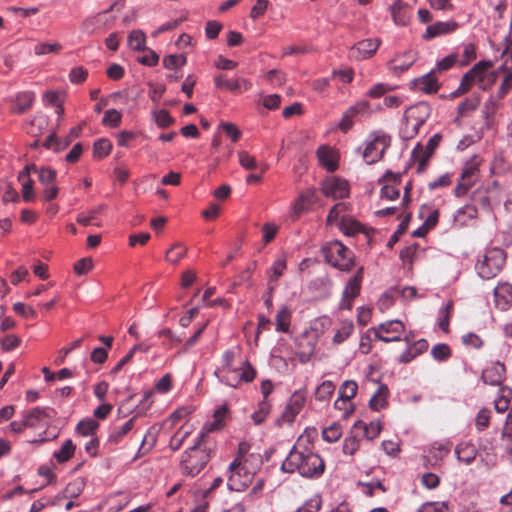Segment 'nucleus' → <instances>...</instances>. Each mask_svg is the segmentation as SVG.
Listing matches in <instances>:
<instances>
[{
  "instance_id": "nucleus-3",
  "label": "nucleus",
  "mask_w": 512,
  "mask_h": 512,
  "mask_svg": "<svg viewBox=\"0 0 512 512\" xmlns=\"http://www.w3.org/2000/svg\"><path fill=\"white\" fill-rule=\"evenodd\" d=\"M204 444V440L197 438L195 444L184 452L180 462V470L183 475L195 477L210 461V451Z\"/></svg>"
},
{
  "instance_id": "nucleus-33",
  "label": "nucleus",
  "mask_w": 512,
  "mask_h": 512,
  "mask_svg": "<svg viewBox=\"0 0 512 512\" xmlns=\"http://www.w3.org/2000/svg\"><path fill=\"white\" fill-rule=\"evenodd\" d=\"M358 385L355 381L347 380L339 388V397L335 401V407H339V403L348 404L356 395Z\"/></svg>"
},
{
  "instance_id": "nucleus-40",
  "label": "nucleus",
  "mask_w": 512,
  "mask_h": 512,
  "mask_svg": "<svg viewBox=\"0 0 512 512\" xmlns=\"http://www.w3.org/2000/svg\"><path fill=\"white\" fill-rule=\"evenodd\" d=\"M146 36L140 30L132 31L128 36V45L135 51H142L145 49Z\"/></svg>"
},
{
  "instance_id": "nucleus-38",
  "label": "nucleus",
  "mask_w": 512,
  "mask_h": 512,
  "mask_svg": "<svg viewBox=\"0 0 512 512\" xmlns=\"http://www.w3.org/2000/svg\"><path fill=\"white\" fill-rule=\"evenodd\" d=\"M192 430L186 426H182L175 434L171 437L169 447L173 451H177L183 445L185 439L191 434Z\"/></svg>"
},
{
  "instance_id": "nucleus-14",
  "label": "nucleus",
  "mask_w": 512,
  "mask_h": 512,
  "mask_svg": "<svg viewBox=\"0 0 512 512\" xmlns=\"http://www.w3.org/2000/svg\"><path fill=\"white\" fill-rule=\"evenodd\" d=\"M229 414V409L226 404L220 406L213 414V420L206 422L198 436V438L205 441L209 433L221 430L225 425V420Z\"/></svg>"
},
{
  "instance_id": "nucleus-18",
  "label": "nucleus",
  "mask_w": 512,
  "mask_h": 512,
  "mask_svg": "<svg viewBox=\"0 0 512 512\" xmlns=\"http://www.w3.org/2000/svg\"><path fill=\"white\" fill-rule=\"evenodd\" d=\"M31 171H37V166L34 164L26 165L18 175V181L22 185V197L26 202H31L35 199L34 182L30 178Z\"/></svg>"
},
{
  "instance_id": "nucleus-42",
  "label": "nucleus",
  "mask_w": 512,
  "mask_h": 512,
  "mask_svg": "<svg viewBox=\"0 0 512 512\" xmlns=\"http://www.w3.org/2000/svg\"><path fill=\"white\" fill-rule=\"evenodd\" d=\"M354 331V325L351 321H345L342 323L341 327L336 331L334 337H333V343L335 344H341L346 339L349 338V336Z\"/></svg>"
},
{
  "instance_id": "nucleus-37",
  "label": "nucleus",
  "mask_w": 512,
  "mask_h": 512,
  "mask_svg": "<svg viewBox=\"0 0 512 512\" xmlns=\"http://www.w3.org/2000/svg\"><path fill=\"white\" fill-rule=\"evenodd\" d=\"M512 396V390L508 387H502L500 389V396L495 400L494 406L498 413H504L508 410L510 405V397Z\"/></svg>"
},
{
  "instance_id": "nucleus-54",
  "label": "nucleus",
  "mask_w": 512,
  "mask_h": 512,
  "mask_svg": "<svg viewBox=\"0 0 512 512\" xmlns=\"http://www.w3.org/2000/svg\"><path fill=\"white\" fill-rule=\"evenodd\" d=\"M500 70L506 73L498 92L499 98H504L512 89V72L508 70V68L503 65L500 67Z\"/></svg>"
},
{
  "instance_id": "nucleus-44",
  "label": "nucleus",
  "mask_w": 512,
  "mask_h": 512,
  "mask_svg": "<svg viewBox=\"0 0 512 512\" xmlns=\"http://www.w3.org/2000/svg\"><path fill=\"white\" fill-rule=\"evenodd\" d=\"M102 14L87 17L81 25V29L84 33L93 34L102 24Z\"/></svg>"
},
{
  "instance_id": "nucleus-12",
  "label": "nucleus",
  "mask_w": 512,
  "mask_h": 512,
  "mask_svg": "<svg viewBox=\"0 0 512 512\" xmlns=\"http://www.w3.org/2000/svg\"><path fill=\"white\" fill-rule=\"evenodd\" d=\"M55 416L56 411L50 407H35L23 413V418L26 419V424H28L29 428L48 426Z\"/></svg>"
},
{
  "instance_id": "nucleus-24",
  "label": "nucleus",
  "mask_w": 512,
  "mask_h": 512,
  "mask_svg": "<svg viewBox=\"0 0 512 512\" xmlns=\"http://www.w3.org/2000/svg\"><path fill=\"white\" fill-rule=\"evenodd\" d=\"M505 366L497 362L485 368L482 372V380L486 384L500 385L504 380Z\"/></svg>"
},
{
  "instance_id": "nucleus-25",
  "label": "nucleus",
  "mask_w": 512,
  "mask_h": 512,
  "mask_svg": "<svg viewBox=\"0 0 512 512\" xmlns=\"http://www.w3.org/2000/svg\"><path fill=\"white\" fill-rule=\"evenodd\" d=\"M458 27V24L455 21H448V22H436L432 25H429L426 28V32L423 35L424 39L430 40L437 36L444 35L447 33H451L455 31Z\"/></svg>"
},
{
  "instance_id": "nucleus-17",
  "label": "nucleus",
  "mask_w": 512,
  "mask_h": 512,
  "mask_svg": "<svg viewBox=\"0 0 512 512\" xmlns=\"http://www.w3.org/2000/svg\"><path fill=\"white\" fill-rule=\"evenodd\" d=\"M138 414L131 417L121 425L114 426L108 436L107 444L111 446L118 445L135 427Z\"/></svg>"
},
{
  "instance_id": "nucleus-27",
  "label": "nucleus",
  "mask_w": 512,
  "mask_h": 512,
  "mask_svg": "<svg viewBox=\"0 0 512 512\" xmlns=\"http://www.w3.org/2000/svg\"><path fill=\"white\" fill-rule=\"evenodd\" d=\"M317 200L316 190L314 188H308L303 191L297 198L294 205V214L300 216L303 212H306Z\"/></svg>"
},
{
  "instance_id": "nucleus-21",
  "label": "nucleus",
  "mask_w": 512,
  "mask_h": 512,
  "mask_svg": "<svg viewBox=\"0 0 512 512\" xmlns=\"http://www.w3.org/2000/svg\"><path fill=\"white\" fill-rule=\"evenodd\" d=\"M369 109V103L367 101H361L353 106H350L343 114L342 119L339 123V128L342 132L346 133L353 126V118L360 113H363Z\"/></svg>"
},
{
  "instance_id": "nucleus-59",
  "label": "nucleus",
  "mask_w": 512,
  "mask_h": 512,
  "mask_svg": "<svg viewBox=\"0 0 512 512\" xmlns=\"http://www.w3.org/2000/svg\"><path fill=\"white\" fill-rule=\"evenodd\" d=\"M476 182H477V180H475V179L463 178V175H461L460 180L454 189L455 196L456 197L464 196Z\"/></svg>"
},
{
  "instance_id": "nucleus-22",
  "label": "nucleus",
  "mask_w": 512,
  "mask_h": 512,
  "mask_svg": "<svg viewBox=\"0 0 512 512\" xmlns=\"http://www.w3.org/2000/svg\"><path fill=\"white\" fill-rule=\"evenodd\" d=\"M214 81L217 88L229 91H247L251 88V83L244 78L230 80L220 74L215 77Z\"/></svg>"
},
{
  "instance_id": "nucleus-58",
  "label": "nucleus",
  "mask_w": 512,
  "mask_h": 512,
  "mask_svg": "<svg viewBox=\"0 0 512 512\" xmlns=\"http://www.w3.org/2000/svg\"><path fill=\"white\" fill-rule=\"evenodd\" d=\"M322 505V499L319 495H314L306 501L296 512H319Z\"/></svg>"
},
{
  "instance_id": "nucleus-48",
  "label": "nucleus",
  "mask_w": 512,
  "mask_h": 512,
  "mask_svg": "<svg viewBox=\"0 0 512 512\" xmlns=\"http://www.w3.org/2000/svg\"><path fill=\"white\" fill-rule=\"evenodd\" d=\"M342 435V428L339 424L333 423L322 431L323 439L328 443L336 442Z\"/></svg>"
},
{
  "instance_id": "nucleus-43",
  "label": "nucleus",
  "mask_w": 512,
  "mask_h": 512,
  "mask_svg": "<svg viewBox=\"0 0 512 512\" xmlns=\"http://www.w3.org/2000/svg\"><path fill=\"white\" fill-rule=\"evenodd\" d=\"M335 390V385L332 381H323L316 389L315 398L319 401L328 400Z\"/></svg>"
},
{
  "instance_id": "nucleus-20",
  "label": "nucleus",
  "mask_w": 512,
  "mask_h": 512,
  "mask_svg": "<svg viewBox=\"0 0 512 512\" xmlns=\"http://www.w3.org/2000/svg\"><path fill=\"white\" fill-rule=\"evenodd\" d=\"M412 84L416 90L422 91L426 94L436 93L440 88V84L436 77V70H432L429 73L415 79Z\"/></svg>"
},
{
  "instance_id": "nucleus-30",
  "label": "nucleus",
  "mask_w": 512,
  "mask_h": 512,
  "mask_svg": "<svg viewBox=\"0 0 512 512\" xmlns=\"http://www.w3.org/2000/svg\"><path fill=\"white\" fill-rule=\"evenodd\" d=\"M158 432L159 429L156 427V425L151 426L147 430L136 454V458L142 457L152 450L157 442Z\"/></svg>"
},
{
  "instance_id": "nucleus-5",
  "label": "nucleus",
  "mask_w": 512,
  "mask_h": 512,
  "mask_svg": "<svg viewBox=\"0 0 512 512\" xmlns=\"http://www.w3.org/2000/svg\"><path fill=\"white\" fill-rule=\"evenodd\" d=\"M430 112L431 108L426 102H418L409 107L404 113L403 136L407 139L415 137L429 118Z\"/></svg>"
},
{
  "instance_id": "nucleus-7",
  "label": "nucleus",
  "mask_w": 512,
  "mask_h": 512,
  "mask_svg": "<svg viewBox=\"0 0 512 512\" xmlns=\"http://www.w3.org/2000/svg\"><path fill=\"white\" fill-rule=\"evenodd\" d=\"M227 486L232 491H242L252 481L255 469L248 466V462L233 460L228 467Z\"/></svg>"
},
{
  "instance_id": "nucleus-23",
  "label": "nucleus",
  "mask_w": 512,
  "mask_h": 512,
  "mask_svg": "<svg viewBox=\"0 0 512 512\" xmlns=\"http://www.w3.org/2000/svg\"><path fill=\"white\" fill-rule=\"evenodd\" d=\"M35 101V94L30 91L19 92L15 95L11 104V112L23 114L29 110Z\"/></svg>"
},
{
  "instance_id": "nucleus-16",
  "label": "nucleus",
  "mask_w": 512,
  "mask_h": 512,
  "mask_svg": "<svg viewBox=\"0 0 512 512\" xmlns=\"http://www.w3.org/2000/svg\"><path fill=\"white\" fill-rule=\"evenodd\" d=\"M304 404H305V397L300 393H294L290 397V399L281 415V418L278 419V422L283 421L285 423L291 424L295 420L296 416L300 413L302 408L304 407Z\"/></svg>"
},
{
  "instance_id": "nucleus-64",
  "label": "nucleus",
  "mask_w": 512,
  "mask_h": 512,
  "mask_svg": "<svg viewBox=\"0 0 512 512\" xmlns=\"http://www.w3.org/2000/svg\"><path fill=\"white\" fill-rule=\"evenodd\" d=\"M88 76V71L82 67H74L71 69L69 73V80L74 84H80L86 80Z\"/></svg>"
},
{
  "instance_id": "nucleus-10",
  "label": "nucleus",
  "mask_w": 512,
  "mask_h": 512,
  "mask_svg": "<svg viewBox=\"0 0 512 512\" xmlns=\"http://www.w3.org/2000/svg\"><path fill=\"white\" fill-rule=\"evenodd\" d=\"M375 337L383 342L400 341L405 326L400 320H390L372 328Z\"/></svg>"
},
{
  "instance_id": "nucleus-57",
  "label": "nucleus",
  "mask_w": 512,
  "mask_h": 512,
  "mask_svg": "<svg viewBox=\"0 0 512 512\" xmlns=\"http://www.w3.org/2000/svg\"><path fill=\"white\" fill-rule=\"evenodd\" d=\"M156 124L161 128H167L174 123V119L171 117L167 110H159L153 113Z\"/></svg>"
},
{
  "instance_id": "nucleus-50",
  "label": "nucleus",
  "mask_w": 512,
  "mask_h": 512,
  "mask_svg": "<svg viewBox=\"0 0 512 512\" xmlns=\"http://www.w3.org/2000/svg\"><path fill=\"white\" fill-rule=\"evenodd\" d=\"M121 113L116 109H109L105 112L102 124L111 128H116L121 124Z\"/></svg>"
},
{
  "instance_id": "nucleus-62",
  "label": "nucleus",
  "mask_w": 512,
  "mask_h": 512,
  "mask_svg": "<svg viewBox=\"0 0 512 512\" xmlns=\"http://www.w3.org/2000/svg\"><path fill=\"white\" fill-rule=\"evenodd\" d=\"M84 488V482L81 479H76L70 483L65 488V497L75 498L78 497Z\"/></svg>"
},
{
  "instance_id": "nucleus-29",
  "label": "nucleus",
  "mask_w": 512,
  "mask_h": 512,
  "mask_svg": "<svg viewBox=\"0 0 512 512\" xmlns=\"http://www.w3.org/2000/svg\"><path fill=\"white\" fill-rule=\"evenodd\" d=\"M415 54L413 52H406L401 55H396L389 63V69L394 73H402L408 70L415 62Z\"/></svg>"
},
{
  "instance_id": "nucleus-52",
  "label": "nucleus",
  "mask_w": 512,
  "mask_h": 512,
  "mask_svg": "<svg viewBox=\"0 0 512 512\" xmlns=\"http://www.w3.org/2000/svg\"><path fill=\"white\" fill-rule=\"evenodd\" d=\"M491 419V411L487 408L481 409L475 419V427L478 431H484L488 428Z\"/></svg>"
},
{
  "instance_id": "nucleus-45",
  "label": "nucleus",
  "mask_w": 512,
  "mask_h": 512,
  "mask_svg": "<svg viewBox=\"0 0 512 512\" xmlns=\"http://www.w3.org/2000/svg\"><path fill=\"white\" fill-rule=\"evenodd\" d=\"M186 251L185 246L176 243L166 252V260L172 264H177L184 257Z\"/></svg>"
},
{
  "instance_id": "nucleus-60",
  "label": "nucleus",
  "mask_w": 512,
  "mask_h": 512,
  "mask_svg": "<svg viewBox=\"0 0 512 512\" xmlns=\"http://www.w3.org/2000/svg\"><path fill=\"white\" fill-rule=\"evenodd\" d=\"M186 63V57L183 55H175L171 54L163 59V65L166 69L172 70L176 69L180 66L185 65Z\"/></svg>"
},
{
  "instance_id": "nucleus-63",
  "label": "nucleus",
  "mask_w": 512,
  "mask_h": 512,
  "mask_svg": "<svg viewBox=\"0 0 512 512\" xmlns=\"http://www.w3.org/2000/svg\"><path fill=\"white\" fill-rule=\"evenodd\" d=\"M238 159L240 165L246 170H254L258 167L255 157L246 151L238 152Z\"/></svg>"
},
{
  "instance_id": "nucleus-6",
  "label": "nucleus",
  "mask_w": 512,
  "mask_h": 512,
  "mask_svg": "<svg viewBox=\"0 0 512 512\" xmlns=\"http://www.w3.org/2000/svg\"><path fill=\"white\" fill-rule=\"evenodd\" d=\"M505 261L504 250L492 248L487 250L481 259H478L475 268L481 278L488 280L494 278L502 270Z\"/></svg>"
},
{
  "instance_id": "nucleus-34",
  "label": "nucleus",
  "mask_w": 512,
  "mask_h": 512,
  "mask_svg": "<svg viewBox=\"0 0 512 512\" xmlns=\"http://www.w3.org/2000/svg\"><path fill=\"white\" fill-rule=\"evenodd\" d=\"M432 154L427 152L421 144H417L412 151V159L418 164L417 173H423L428 165Z\"/></svg>"
},
{
  "instance_id": "nucleus-61",
  "label": "nucleus",
  "mask_w": 512,
  "mask_h": 512,
  "mask_svg": "<svg viewBox=\"0 0 512 512\" xmlns=\"http://www.w3.org/2000/svg\"><path fill=\"white\" fill-rule=\"evenodd\" d=\"M347 210H348L347 203L339 202V203L335 204L328 213L327 222L329 224H332V223L338 221V219L341 217V215L343 213H345Z\"/></svg>"
},
{
  "instance_id": "nucleus-1",
  "label": "nucleus",
  "mask_w": 512,
  "mask_h": 512,
  "mask_svg": "<svg viewBox=\"0 0 512 512\" xmlns=\"http://www.w3.org/2000/svg\"><path fill=\"white\" fill-rule=\"evenodd\" d=\"M280 469L285 473L297 472L302 477L314 478L324 473L325 462L313 451L309 437L301 435L282 462Z\"/></svg>"
},
{
  "instance_id": "nucleus-39",
  "label": "nucleus",
  "mask_w": 512,
  "mask_h": 512,
  "mask_svg": "<svg viewBox=\"0 0 512 512\" xmlns=\"http://www.w3.org/2000/svg\"><path fill=\"white\" fill-rule=\"evenodd\" d=\"M99 423L91 418L81 420L76 427V431L82 436H94Z\"/></svg>"
},
{
  "instance_id": "nucleus-51",
  "label": "nucleus",
  "mask_w": 512,
  "mask_h": 512,
  "mask_svg": "<svg viewBox=\"0 0 512 512\" xmlns=\"http://www.w3.org/2000/svg\"><path fill=\"white\" fill-rule=\"evenodd\" d=\"M250 450V444L243 441L238 445L237 455L234 460H238V462H249L250 459H255L259 461V455L254 456L253 454H248Z\"/></svg>"
},
{
  "instance_id": "nucleus-19",
  "label": "nucleus",
  "mask_w": 512,
  "mask_h": 512,
  "mask_svg": "<svg viewBox=\"0 0 512 512\" xmlns=\"http://www.w3.org/2000/svg\"><path fill=\"white\" fill-rule=\"evenodd\" d=\"M389 10L396 25L405 26L409 23L412 9L408 3L395 0Z\"/></svg>"
},
{
  "instance_id": "nucleus-11",
  "label": "nucleus",
  "mask_w": 512,
  "mask_h": 512,
  "mask_svg": "<svg viewBox=\"0 0 512 512\" xmlns=\"http://www.w3.org/2000/svg\"><path fill=\"white\" fill-rule=\"evenodd\" d=\"M321 191L326 197L334 200L343 199L349 195V184L345 179L332 176L322 181Z\"/></svg>"
},
{
  "instance_id": "nucleus-8",
  "label": "nucleus",
  "mask_w": 512,
  "mask_h": 512,
  "mask_svg": "<svg viewBox=\"0 0 512 512\" xmlns=\"http://www.w3.org/2000/svg\"><path fill=\"white\" fill-rule=\"evenodd\" d=\"M391 138L390 136L382 133L377 134L366 146L363 157L367 164H373L379 161L385 150L390 146Z\"/></svg>"
},
{
  "instance_id": "nucleus-9",
  "label": "nucleus",
  "mask_w": 512,
  "mask_h": 512,
  "mask_svg": "<svg viewBox=\"0 0 512 512\" xmlns=\"http://www.w3.org/2000/svg\"><path fill=\"white\" fill-rule=\"evenodd\" d=\"M364 268L360 267L354 276H352L347 282L342 298L339 303V308L342 310H351L353 306V300L360 294L362 280H363Z\"/></svg>"
},
{
  "instance_id": "nucleus-46",
  "label": "nucleus",
  "mask_w": 512,
  "mask_h": 512,
  "mask_svg": "<svg viewBox=\"0 0 512 512\" xmlns=\"http://www.w3.org/2000/svg\"><path fill=\"white\" fill-rule=\"evenodd\" d=\"M34 172L38 174L39 182L43 186L53 185L57 176L56 171L48 167H37V171Z\"/></svg>"
},
{
  "instance_id": "nucleus-41",
  "label": "nucleus",
  "mask_w": 512,
  "mask_h": 512,
  "mask_svg": "<svg viewBox=\"0 0 512 512\" xmlns=\"http://www.w3.org/2000/svg\"><path fill=\"white\" fill-rule=\"evenodd\" d=\"M112 150V143L106 138L98 139L93 146L94 156L97 158H105Z\"/></svg>"
},
{
  "instance_id": "nucleus-13",
  "label": "nucleus",
  "mask_w": 512,
  "mask_h": 512,
  "mask_svg": "<svg viewBox=\"0 0 512 512\" xmlns=\"http://www.w3.org/2000/svg\"><path fill=\"white\" fill-rule=\"evenodd\" d=\"M401 178V173H393L391 171H387L379 179V183L384 184L383 187L381 188V197L386 198L388 200L397 199L400 195V191L397 188V185L401 183Z\"/></svg>"
},
{
  "instance_id": "nucleus-31",
  "label": "nucleus",
  "mask_w": 512,
  "mask_h": 512,
  "mask_svg": "<svg viewBox=\"0 0 512 512\" xmlns=\"http://www.w3.org/2000/svg\"><path fill=\"white\" fill-rule=\"evenodd\" d=\"M317 157L322 166L328 171H335L338 168V162L334 151L328 146H320L317 150Z\"/></svg>"
},
{
  "instance_id": "nucleus-53",
  "label": "nucleus",
  "mask_w": 512,
  "mask_h": 512,
  "mask_svg": "<svg viewBox=\"0 0 512 512\" xmlns=\"http://www.w3.org/2000/svg\"><path fill=\"white\" fill-rule=\"evenodd\" d=\"M270 408H271V405H270L269 401L263 400L262 402H260L258 410L255 411L251 416L253 422L256 425L263 423L266 416L270 412Z\"/></svg>"
},
{
  "instance_id": "nucleus-49",
  "label": "nucleus",
  "mask_w": 512,
  "mask_h": 512,
  "mask_svg": "<svg viewBox=\"0 0 512 512\" xmlns=\"http://www.w3.org/2000/svg\"><path fill=\"white\" fill-rule=\"evenodd\" d=\"M417 512H451L448 502H426L422 504Z\"/></svg>"
},
{
  "instance_id": "nucleus-47",
  "label": "nucleus",
  "mask_w": 512,
  "mask_h": 512,
  "mask_svg": "<svg viewBox=\"0 0 512 512\" xmlns=\"http://www.w3.org/2000/svg\"><path fill=\"white\" fill-rule=\"evenodd\" d=\"M286 260L284 258H279L274 261L273 265L270 268L271 274L269 275V283H277L279 278L283 275L286 270Z\"/></svg>"
},
{
  "instance_id": "nucleus-4",
  "label": "nucleus",
  "mask_w": 512,
  "mask_h": 512,
  "mask_svg": "<svg viewBox=\"0 0 512 512\" xmlns=\"http://www.w3.org/2000/svg\"><path fill=\"white\" fill-rule=\"evenodd\" d=\"M325 261L331 266L348 272L354 266V253L340 241H331L321 248Z\"/></svg>"
},
{
  "instance_id": "nucleus-36",
  "label": "nucleus",
  "mask_w": 512,
  "mask_h": 512,
  "mask_svg": "<svg viewBox=\"0 0 512 512\" xmlns=\"http://www.w3.org/2000/svg\"><path fill=\"white\" fill-rule=\"evenodd\" d=\"M76 446L71 439H67L58 451H55L53 456L60 464L70 460L75 453Z\"/></svg>"
},
{
  "instance_id": "nucleus-56",
  "label": "nucleus",
  "mask_w": 512,
  "mask_h": 512,
  "mask_svg": "<svg viewBox=\"0 0 512 512\" xmlns=\"http://www.w3.org/2000/svg\"><path fill=\"white\" fill-rule=\"evenodd\" d=\"M362 226L359 222L346 219L344 216L341 218V230L345 235L353 236L361 230Z\"/></svg>"
},
{
  "instance_id": "nucleus-55",
  "label": "nucleus",
  "mask_w": 512,
  "mask_h": 512,
  "mask_svg": "<svg viewBox=\"0 0 512 512\" xmlns=\"http://www.w3.org/2000/svg\"><path fill=\"white\" fill-rule=\"evenodd\" d=\"M431 355L437 361H444L451 356V349L447 344L440 343L432 347Z\"/></svg>"
},
{
  "instance_id": "nucleus-26",
  "label": "nucleus",
  "mask_w": 512,
  "mask_h": 512,
  "mask_svg": "<svg viewBox=\"0 0 512 512\" xmlns=\"http://www.w3.org/2000/svg\"><path fill=\"white\" fill-rule=\"evenodd\" d=\"M478 450L476 446L469 441L459 443L455 448V455L458 461L466 465L471 464L477 457Z\"/></svg>"
},
{
  "instance_id": "nucleus-32",
  "label": "nucleus",
  "mask_w": 512,
  "mask_h": 512,
  "mask_svg": "<svg viewBox=\"0 0 512 512\" xmlns=\"http://www.w3.org/2000/svg\"><path fill=\"white\" fill-rule=\"evenodd\" d=\"M382 430L381 423L379 421H371L369 424L363 421H357L353 426V433L361 431L363 436L368 440H373L380 434Z\"/></svg>"
},
{
  "instance_id": "nucleus-28",
  "label": "nucleus",
  "mask_w": 512,
  "mask_h": 512,
  "mask_svg": "<svg viewBox=\"0 0 512 512\" xmlns=\"http://www.w3.org/2000/svg\"><path fill=\"white\" fill-rule=\"evenodd\" d=\"M496 306L501 310L507 309L512 302V285L509 283L499 284L494 289Z\"/></svg>"
},
{
  "instance_id": "nucleus-35",
  "label": "nucleus",
  "mask_w": 512,
  "mask_h": 512,
  "mask_svg": "<svg viewBox=\"0 0 512 512\" xmlns=\"http://www.w3.org/2000/svg\"><path fill=\"white\" fill-rule=\"evenodd\" d=\"M292 312L287 306H282L276 315V330L288 333L291 323Z\"/></svg>"
},
{
  "instance_id": "nucleus-2",
  "label": "nucleus",
  "mask_w": 512,
  "mask_h": 512,
  "mask_svg": "<svg viewBox=\"0 0 512 512\" xmlns=\"http://www.w3.org/2000/svg\"><path fill=\"white\" fill-rule=\"evenodd\" d=\"M494 66L490 60H482L476 63L467 73H465L460 81L459 87L451 94L452 97L464 95L478 84L482 90H486L495 81V74L491 73L489 79L488 71Z\"/></svg>"
},
{
  "instance_id": "nucleus-15",
  "label": "nucleus",
  "mask_w": 512,
  "mask_h": 512,
  "mask_svg": "<svg viewBox=\"0 0 512 512\" xmlns=\"http://www.w3.org/2000/svg\"><path fill=\"white\" fill-rule=\"evenodd\" d=\"M380 43L381 41L376 38L359 41L351 48V57L355 58L356 60L370 58L377 51Z\"/></svg>"
}]
</instances>
